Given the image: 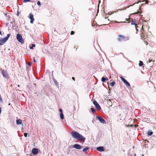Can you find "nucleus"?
Returning a JSON list of instances; mask_svg holds the SVG:
<instances>
[{
    "label": "nucleus",
    "mask_w": 156,
    "mask_h": 156,
    "mask_svg": "<svg viewBox=\"0 0 156 156\" xmlns=\"http://www.w3.org/2000/svg\"><path fill=\"white\" fill-rule=\"evenodd\" d=\"M73 147L75 148L76 149L80 150L81 149L82 147H81L80 145L78 144H75L73 146Z\"/></svg>",
    "instance_id": "obj_12"
},
{
    "label": "nucleus",
    "mask_w": 156,
    "mask_h": 156,
    "mask_svg": "<svg viewBox=\"0 0 156 156\" xmlns=\"http://www.w3.org/2000/svg\"><path fill=\"white\" fill-rule=\"evenodd\" d=\"M91 112L93 113H94L95 111V109H94V108H91Z\"/></svg>",
    "instance_id": "obj_23"
},
{
    "label": "nucleus",
    "mask_w": 156,
    "mask_h": 156,
    "mask_svg": "<svg viewBox=\"0 0 156 156\" xmlns=\"http://www.w3.org/2000/svg\"><path fill=\"white\" fill-rule=\"evenodd\" d=\"M97 150L100 151H103L104 150V147H103L100 146L98 147L97 148Z\"/></svg>",
    "instance_id": "obj_13"
},
{
    "label": "nucleus",
    "mask_w": 156,
    "mask_h": 156,
    "mask_svg": "<svg viewBox=\"0 0 156 156\" xmlns=\"http://www.w3.org/2000/svg\"><path fill=\"white\" fill-rule=\"evenodd\" d=\"M129 39L128 37H125L123 35L119 34L118 35L117 40L119 41H126Z\"/></svg>",
    "instance_id": "obj_2"
},
{
    "label": "nucleus",
    "mask_w": 156,
    "mask_h": 156,
    "mask_svg": "<svg viewBox=\"0 0 156 156\" xmlns=\"http://www.w3.org/2000/svg\"><path fill=\"white\" fill-rule=\"evenodd\" d=\"M106 80H108L107 78H105L104 77H102L101 78V81L103 82H105Z\"/></svg>",
    "instance_id": "obj_17"
},
{
    "label": "nucleus",
    "mask_w": 156,
    "mask_h": 156,
    "mask_svg": "<svg viewBox=\"0 0 156 156\" xmlns=\"http://www.w3.org/2000/svg\"><path fill=\"white\" fill-rule=\"evenodd\" d=\"M89 149V148L88 147H87L83 150V151L84 152H85L87 151Z\"/></svg>",
    "instance_id": "obj_18"
},
{
    "label": "nucleus",
    "mask_w": 156,
    "mask_h": 156,
    "mask_svg": "<svg viewBox=\"0 0 156 156\" xmlns=\"http://www.w3.org/2000/svg\"><path fill=\"white\" fill-rule=\"evenodd\" d=\"M72 79H73V80H74V81H75V78H74V77H72Z\"/></svg>",
    "instance_id": "obj_32"
},
{
    "label": "nucleus",
    "mask_w": 156,
    "mask_h": 156,
    "mask_svg": "<svg viewBox=\"0 0 156 156\" xmlns=\"http://www.w3.org/2000/svg\"><path fill=\"white\" fill-rule=\"evenodd\" d=\"M19 12H17V15L18 16H19Z\"/></svg>",
    "instance_id": "obj_34"
},
{
    "label": "nucleus",
    "mask_w": 156,
    "mask_h": 156,
    "mask_svg": "<svg viewBox=\"0 0 156 156\" xmlns=\"http://www.w3.org/2000/svg\"><path fill=\"white\" fill-rule=\"evenodd\" d=\"M135 28H136V30L137 31H138V29H137V28L138 27V26H137V24H136L135 25Z\"/></svg>",
    "instance_id": "obj_25"
},
{
    "label": "nucleus",
    "mask_w": 156,
    "mask_h": 156,
    "mask_svg": "<svg viewBox=\"0 0 156 156\" xmlns=\"http://www.w3.org/2000/svg\"><path fill=\"white\" fill-rule=\"evenodd\" d=\"M128 6V7H126V9L127 8H129V6Z\"/></svg>",
    "instance_id": "obj_39"
},
{
    "label": "nucleus",
    "mask_w": 156,
    "mask_h": 156,
    "mask_svg": "<svg viewBox=\"0 0 156 156\" xmlns=\"http://www.w3.org/2000/svg\"><path fill=\"white\" fill-rule=\"evenodd\" d=\"M72 136L75 139L81 141H84L85 140L84 138L82 135L76 131H73L71 133Z\"/></svg>",
    "instance_id": "obj_1"
},
{
    "label": "nucleus",
    "mask_w": 156,
    "mask_h": 156,
    "mask_svg": "<svg viewBox=\"0 0 156 156\" xmlns=\"http://www.w3.org/2000/svg\"><path fill=\"white\" fill-rule=\"evenodd\" d=\"M24 136L25 137H27V134L26 133H24Z\"/></svg>",
    "instance_id": "obj_29"
},
{
    "label": "nucleus",
    "mask_w": 156,
    "mask_h": 156,
    "mask_svg": "<svg viewBox=\"0 0 156 156\" xmlns=\"http://www.w3.org/2000/svg\"><path fill=\"white\" fill-rule=\"evenodd\" d=\"M30 48L32 49L33 48V47L32 46L30 47Z\"/></svg>",
    "instance_id": "obj_37"
},
{
    "label": "nucleus",
    "mask_w": 156,
    "mask_h": 156,
    "mask_svg": "<svg viewBox=\"0 0 156 156\" xmlns=\"http://www.w3.org/2000/svg\"><path fill=\"white\" fill-rule=\"evenodd\" d=\"M8 105H11V104L10 103H9V104Z\"/></svg>",
    "instance_id": "obj_38"
},
{
    "label": "nucleus",
    "mask_w": 156,
    "mask_h": 156,
    "mask_svg": "<svg viewBox=\"0 0 156 156\" xmlns=\"http://www.w3.org/2000/svg\"><path fill=\"white\" fill-rule=\"evenodd\" d=\"M74 33H74V31H71V34H71V35H73V34H74Z\"/></svg>",
    "instance_id": "obj_27"
},
{
    "label": "nucleus",
    "mask_w": 156,
    "mask_h": 156,
    "mask_svg": "<svg viewBox=\"0 0 156 156\" xmlns=\"http://www.w3.org/2000/svg\"><path fill=\"white\" fill-rule=\"evenodd\" d=\"M108 104L110 106H112V103L111 101L110 100V99L108 101Z\"/></svg>",
    "instance_id": "obj_22"
},
{
    "label": "nucleus",
    "mask_w": 156,
    "mask_h": 156,
    "mask_svg": "<svg viewBox=\"0 0 156 156\" xmlns=\"http://www.w3.org/2000/svg\"><path fill=\"white\" fill-rule=\"evenodd\" d=\"M16 39L18 41L22 44L24 42V41L23 39L22 35L20 34H17L16 35Z\"/></svg>",
    "instance_id": "obj_4"
},
{
    "label": "nucleus",
    "mask_w": 156,
    "mask_h": 156,
    "mask_svg": "<svg viewBox=\"0 0 156 156\" xmlns=\"http://www.w3.org/2000/svg\"><path fill=\"white\" fill-rule=\"evenodd\" d=\"M115 81H113L110 83V85L111 86L113 87L114 86V85H115Z\"/></svg>",
    "instance_id": "obj_19"
},
{
    "label": "nucleus",
    "mask_w": 156,
    "mask_h": 156,
    "mask_svg": "<svg viewBox=\"0 0 156 156\" xmlns=\"http://www.w3.org/2000/svg\"><path fill=\"white\" fill-rule=\"evenodd\" d=\"M32 46L33 47H35V45L34 44H32Z\"/></svg>",
    "instance_id": "obj_31"
},
{
    "label": "nucleus",
    "mask_w": 156,
    "mask_h": 156,
    "mask_svg": "<svg viewBox=\"0 0 156 156\" xmlns=\"http://www.w3.org/2000/svg\"><path fill=\"white\" fill-rule=\"evenodd\" d=\"M126 20L128 21V23L131 22V24L132 25H135L136 23H135V21H133V20L130 18L129 17L128 18L126 19Z\"/></svg>",
    "instance_id": "obj_6"
},
{
    "label": "nucleus",
    "mask_w": 156,
    "mask_h": 156,
    "mask_svg": "<svg viewBox=\"0 0 156 156\" xmlns=\"http://www.w3.org/2000/svg\"><path fill=\"white\" fill-rule=\"evenodd\" d=\"M59 111L60 112V113H62V109H59Z\"/></svg>",
    "instance_id": "obj_28"
},
{
    "label": "nucleus",
    "mask_w": 156,
    "mask_h": 156,
    "mask_svg": "<svg viewBox=\"0 0 156 156\" xmlns=\"http://www.w3.org/2000/svg\"><path fill=\"white\" fill-rule=\"evenodd\" d=\"M136 156V154H135L134 155V156Z\"/></svg>",
    "instance_id": "obj_41"
},
{
    "label": "nucleus",
    "mask_w": 156,
    "mask_h": 156,
    "mask_svg": "<svg viewBox=\"0 0 156 156\" xmlns=\"http://www.w3.org/2000/svg\"><path fill=\"white\" fill-rule=\"evenodd\" d=\"M120 78L124 82V84L126 85V86L127 87H129L130 86V84L128 82L125 78H124L122 76H121L120 77Z\"/></svg>",
    "instance_id": "obj_5"
},
{
    "label": "nucleus",
    "mask_w": 156,
    "mask_h": 156,
    "mask_svg": "<svg viewBox=\"0 0 156 156\" xmlns=\"http://www.w3.org/2000/svg\"><path fill=\"white\" fill-rule=\"evenodd\" d=\"M2 74L4 77L8 78L9 77V75L7 72L6 71L4 70H2Z\"/></svg>",
    "instance_id": "obj_7"
},
{
    "label": "nucleus",
    "mask_w": 156,
    "mask_h": 156,
    "mask_svg": "<svg viewBox=\"0 0 156 156\" xmlns=\"http://www.w3.org/2000/svg\"><path fill=\"white\" fill-rule=\"evenodd\" d=\"M145 43L147 45V44H148V42H147V41L145 42Z\"/></svg>",
    "instance_id": "obj_35"
},
{
    "label": "nucleus",
    "mask_w": 156,
    "mask_h": 156,
    "mask_svg": "<svg viewBox=\"0 0 156 156\" xmlns=\"http://www.w3.org/2000/svg\"><path fill=\"white\" fill-rule=\"evenodd\" d=\"M152 134L153 132L151 130L148 131L147 133V134L148 136L151 135Z\"/></svg>",
    "instance_id": "obj_16"
},
{
    "label": "nucleus",
    "mask_w": 156,
    "mask_h": 156,
    "mask_svg": "<svg viewBox=\"0 0 156 156\" xmlns=\"http://www.w3.org/2000/svg\"><path fill=\"white\" fill-rule=\"evenodd\" d=\"M10 35V34H8L6 37L0 39V45H3L8 40Z\"/></svg>",
    "instance_id": "obj_3"
},
{
    "label": "nucleus",
    "mask_w": 156,
    "mask_h": 156,
    "mask_svg": "<svg viewBox=\"0 0 156 156\" xmlns=\"http://www.w3.org/2000/svg\"><path fill=\"white\" fill-rule=\"evenodd\" d=\"M96 108L97 109H98L99 110L101 109V108L100 106L97 102V101L95 100H94L93 102Z\"/></svg>",
    "instance_id": "obj_8"
},
{
    "label": "nucleus",
    "mask_w": 156,
    "mask_h": 156,
    "mask_svg": "<svg viewBox=\"0 0 156 156\" xmlns=\"http://www.w3.org/2000/svg\"><path fill=\"white\" fill-rule=\"evenodd\" d=\"M155 61V59L154 58H149L148 60V61L147 62V63H150L151 62H153V64H154V62Z\"/></svg>",
    "instance_id": "obj_14"
},
{
    "label": "nucleus",
    "mask_w": 156,
    "mask_h": 156,
    "mask_svg": "<svg viewBox=\"0 0 156 156\" xmlns=\"http://www.w3.org/2000/svg\"><path fill=\"white\" fill-rule=\"evenodd\" d=\"M138 13V12H135L134 14H137Z\"/></svg>",
    "instance_id": "obj_40"
},
{
    "label": "nucleus",
    "mask_w": 156,
    "mask_h": 156,
    "mask_svg": "<svg viewBox=\"0 0 156 156\" xmlns=\"http://www.w3.org/2000/svg\"><path fill=\"white\" fill-rule=\"evenodd\" d=\"M30 0H24L23 1V2H30Z\"/></svg>",
    "instance_id": "obj_24"
},
{
    "label": "nucleus",
    "mask_w": 156,
    "mask_h": 156,
    "mask_svg": "<svg viewBox=\"0 0 156 156\" xmlns=\"http://www.w3.org/2000/svg\"><path fill=\"white\" fill-rule=\"evenodd\" d=\"M33 61L34 62H36L34 58H33Z\"/></svg>",
    "instance_id": "obj_33"
},
{
    "label": "nucleus",
    "mask_w": 156,
    "mask_h": 156,
    "mask_svg": "<svg viewBox=\"0 0 156 156\" xmlns=\"http://www.w3.org/2000/svg\"><path fill=\"white\" fill-rule=\"evenodd\" d=\"M60 117L61 119H64V115L62 113H60Z\"/></svg>",
    "instance_id": "obj_20"
},
{
    "label": "nucleus",
    "mask_w": 156,
    "mask_h": 156,
    "mask_svg": "<svg viewBox=\"0 0 156 156\" xmlns=\"http://www.w3.org/2000/svg\"><path fill=\"white\" fill-rule=\"evenodd\" d=\"M32 153L34 154H37L38 153V150L37 148H34L32 150Z\"/></svg>",
    "instance_id": "obj_11"
},
{
    "label": "nucleus",
    "mask_w": 156,
    "mask_h": 156,
    "mask_svg": "<svg viewBox=\"0 0 156 156\" xmlns=\"http://www.w3.org/2000/svg\"><path fill=\"white\" fill-rule=\"evenodd\" d=\"M18 87H19L20 86V85H18Z\"/></svg>",
    "instance_id": "obj_42"
},
{
    "label": "nucleus",
    "mask_w": 156,
    "mask_h": 156,
    "mask_svg": "<svg viewBox=\"0 0 156 156\" xmlns=\"http://www.w3.org/2000/svg\"><path fill=\"white\" fill-rule=\"evenodd\" d=\"M142 28L143 29H142V30H141V32L143 33L142 32H143V26H142Z\"/></svg>",
    "instance_id": "obj_36"
},
{
    "label": "nucleus",
    "mask_w": 156,
    "mask_h": 156,
    "mask_svg": "<svg viewBox=\"0 0 156 156\" xmlns=\"http://www.w3.org/2000/svg\"><path fill=\"white\" fill-rule=\"evenodd\" d=\"M22 122V121L20 119H18L16 121V123L17 125L21 124Z\"/></svg>",
    "instance_id": "obj_15"
},
{
    "label": "nucleus",
    "mask_w": 156,
    "mask_h": 156,
    "mask_svg": "<svg viewBox=\"0 0 156 156\" xmlns=\"http://www.w3.org/2000/svg\"><path fill=\"white\" fill-rule=\"evenodd\" d=\"M143 62L141 61H140V62H139V65L140 66H142L143 65Z\"/></svg>",
    "instance_id": "obj_21"
},
{
    "label": "nucleus",
    "mask_w": 156,
    "mask_h": 156,
    "mask_svg": "<svg viewBox=\"0 0 156 156\" xmlns=\"http://www.w3.org/2000/svg\"><path fill=\"white\" fill-rule=\"evenodd\" d=\"M28 65L29 66H31V63L30 62H29L28 63Z\"/></svg>",
    "instance_id": "obj_30"
},
{
    "label": "nucleus",
    "mask_w": 156,
    "mask_h": 156,
    "mask_svg": "<svg viewBox=\"0 0 156 156\" xmlns=\"http://www.w3.org/2000/svg\"><path fill=\"white\" fill-rule=\"evenodd\" d=\"M29 17L30 19V23H33L34 20V18L33 15L31 13H30L29 14Z\"/></svg>",
    "instance_id": "obj_9"
},
{
    "label": "nucleus",
    "mask_w": 156,
    "mask_h": 156,
    "mask_svg": "<svg viewBox=\"0 0 156 156\" xmlns=\"http://www.w3.org/2000/svg\"><path fill=\"white\" fill-rule=\"evenodd\" d=\"M97 117L98 118V119L99 120V121L101 123H105V120L101 117L97 116Z\"/></svg>",
    "instance_id": "obj_10"
},
{
    "label": "nucleus",
    "mask_w": 156,
    "mask_h": 156,
    "mask_svg": "<svg viewBox=\"0 0 156 156\" xmlns=\"http://www.w3.org/2000/svg\"><path fill=\"white\" fill-rule=\"evenodd\" d=\"M37 4L38 5H39V6L41 5V2L40 1H38L37 2Z\"/></svg>",
    "instance_id": "obj_26"
}]
</instances>
